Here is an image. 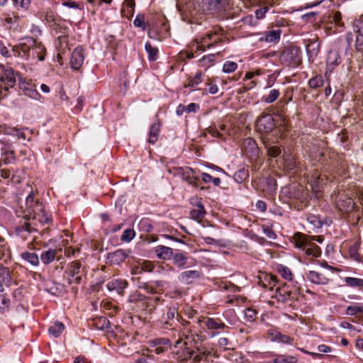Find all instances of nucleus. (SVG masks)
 Masks as SVG:
<instances>
[{"label": "nucleus", "mask_w": 363, "mask_h": 363, "mask_svg": "<svg viewBox=\"0 0 363 363\" xmlns=\"http://www.w3.org/2000/svg\"><path fill=\"white\" fill-rule=\"evenodd\" d=\"M16 215L32 220L31 223L25 221L16 228V233L23 240H27L31 233L38 231V224L49 225L52 222L51 215L45 211L44 205L33 191L26 197L24 205L16 211Z\"/></svg>", "instance_id": "f257e3e1"}, {"label": "nucleus", "mask_w": 363, "mask_h": 363, "mask_svg": "<svg viewBox=\"0 0 363 363\" xmlns=\"http://www.w3.org/2000/svg\"><path fill=\"white\" fill-rule=\"evenodd\" d=\"M12 52L15 57H20L26 60L38 59L43 61L46 49L40 42H38L33 38H28L25 42L13 46Z\"/></svg>", "instance_id": "f03ea898"}, {"label": "nucleus", "mask_w": 363, "mask_h": 363, "mask_svg": "<svg viewBox=\"0 0 363 363\" xmlns=\"http://www.w3.org/2000/svg\"><path fill=\"white\" fill-rule=\"evenodd\" d=\"M173 352L176 359L181 362L191 359V363H201V362L206 360L207 357L206 352L201 348L197 347L195 351L191 349L188 346V343L182 339H179L175 342Z\"/></svg>", "instance_id": "7ed1b4c3"}, {"label": "nucleus", "mask_w": 363, "mask_h": 363, "mask_svg": "<svg viewBox=\"0 0 363 363\" xmlns=\"http://www.w3.org/2000/svg\"><path fill=\"white\" fill-rule=\"evenodd\" d=\"M288 121L285 118L269 113H262L257 120L255 129L259 133H269L278 129L279 132L286 130Z\"/></svg>", "instance_id": "20e7f679"}, {"label": "nucleus", "mask_w": 363, "mask_h": 363, "mask_svg": "<svg viewBox=\"0 0 363 363\" xmlns=\"http://www.w3.org/2000/svg\"><path fill=\"white\" fill-rule=\"evenodd\" d=\"M293 239L295 246L305 251L307 255H311L314 257L320 256V248L312 241L311 236L297 233L294 235Z\"/></svg>", "instance_id": "39448f33"}, {"label": "nucleus", "mask_w": 363, "mask_h": 363, "mask_svg": "<svg viewBox=\"0 0 363 363\" xmlns=\"http://www.w3.org/2000/svg\"><path fill=\"white\" fill-rule=\"evenodd\" d=\"M279 62L285 66H298L301 62L300 49L296 47L286 48L280 52Z\"/></svg>", "instance_id": "423d86ee"}, {"label": "nucleus", "mask_w": 363, "mask_h": 363, "mask_svg": "<svg viewBox=\"0 0 363 363\" xmlns=\"http://www.w3.org/2000/svg\"><path fill=\"white\" fill-rule=\"evenodd\" d=\"M220 0H194L192 15L208 14L217 11L220 8Z\"/></svg>", "instance_id": "0eeeda50"}, {"label": "nucleus", "mask_w": 363, "mask_h": 363, "mask_svg": "<svg viewBox=\"0 0 363 363\" xmlns=\"http://www.w3.org/2000/svg\"><path fill=\"white\" fill-rule=\"evenodd\" d=\"M84 269L82 268V264L79 260L70 262L65 272L64 277L67 279L69 284H79L82 281V275Z\"/></svg>", "instance_id": "6e6552de"}, {"label": "nucleus", "mask_w": 363, "mask_h": 363, "mask_svg": "<svg viewBox=\"0 0 363 363\" xmlns=\"http://www.w3.org/2000/svg\"><path fill=\"white\" fill-rule=\"evenodd\" d=\"M354 39V48L357 52L363 54V23L356 24L353 33H347L346 40L349 46L351 45Z\"/></svg>", "instance_id": "1a4fd4ad"}, {"label": "nucleus", "mask_w": 363, "mask_h": 363, "mask_svg": "<svg viewBox=\"0 0 363 363\" xmlns=\"http://www.w3.org/2000/svg\"><path fill=\"white\" fill-rule=\"evenodd\" d=\"M217 35V33L208 34L206 36L203 37L200 42H199L198 40H194V42L191 43V45H189L191 51L186 53L187 58L191 59L194 57V51H203L205 46L211 47L212 45V43H210L209 41L214 39V42H216L218 39Z\"/></svg>", "instance_id": "9d476101"}, {"label": "nucleus", "mask_w": 363, "mask_h": 363, "mask_svg": "<svg viewBox=\"0 0 363 363\" xmlns=\"http://www.w3.org/2000/svg\"><path fill=\"white\" fill-rule=\"evenodd\" d=\"M177 173L182 177V178L186 181L189 184L197 186L199 179L197 178L195 172L189 167L186 168H177Z\"/></svg>", "instance_id": "9b49d317"}, {"label": "nucleus", "mask_w": 363, "mask_h": 363, "mask_svg": "<svg viewBox=\"0 0 363 363\" xmlns=\"http://www.w3.org/2000/svg\"><path fill=\"white\" fill-rule=\"evenodd\" d=\"M0 79L5 84V86L12 88L16 82V73L11 68L5 69L1 67V73H0Z\"/></svg>", "instance_id": "f8f14e48"}, {"label": "nucleus", "mask_w": 363, "mask_h": 363, "mask_svg": "<svg viewBox=\"0 0 363 363\" xmlns=\"http://www.w3.org/2000/svg\"><path fill=\"white\" fill-rule=\"evenodd\" d=\"M258 284L264 289H268L271 291L276 286L278 279L275 275L267 273L262 274L259 277Z\"/></svg>", "instance_id": "ddd939ff"}, {"label": "nucleus", "mask_w": 363, "mask_h": 363, "mask_svg": "<svg viewBox=\"0 0 363 363\" xmlns=\"http://www.w3.org/2000/svg\"><path fill=\"white\" fill-rule=\"evenodd\" d=\"M128 281L123 279H111L106 284V287L108 291H116L121 296L124 294V290L128 287Z\"/></svg>", "instance_id": "4468645a"}, {"label": "nucleus", "mask_w": 363, "mask_h": 363, "mask_svg": "<svg viewBox=\"0 0 363 363\" xmlns=\"http://www.w3.org/2000/svg\"><path fill=\"white\" fill-rule=\"evenodd\" d=\"M337 208L344 213H349L354 209V202L350 197L339 196L336 202Z\"/></svg>", "instance_id": "2eb2a0df"}, {"label": "nucleus", "mask_w": 363, "mask_h": 363, "mask_svg": "<svg viewBox=\"0 0 363 363\" xmlns=\"http://www.w3.org/2000/svg\"><path fill=\"white\" fill-rule=\"evenodd\" d=\"M341 62V57L337 50H330L328 52L326 59L327 71L326 74L332 72L335 67L339 65Z\"/></svg>", "instance_id": "dca6fc26"}, {"label": "nucleus", "mask_w": 363, "mask_h": 363, "mask_svg": "<svg viewBox=\"0 0 363 363\" xmlns=\"http://www.w3.org/2000/svg\"><path fill=\"white\" fill-rule=\"evenodd\" d=\"M84 54L82 48H76L72 53L70 59V65L73 69L78 70L84 62Z\"/></svg>", "instance_id": "f3484780"}, {"label": "nucleus", "mask_w": 363, "mask_h": 363, "mask_svg": "<svg viewBox=\"0 0 363 363\" xmlns=\"http://www.w3.org/2000/svg\"><path fill=\"white\" fill-rule=\"evenodd\" d=\"M197 200V199H195V201ZM194 199H192L191 200V203L192 205H195L196 208L192 209L190 211V216L191 218L198 222H201L202 219L204 218L206 212L205 211L203 205L199 201V202H194Z\"/></svg>", "instance_id": "a211bd4d"}, {"label": "nucleus", "mask_w": 363, "mask_h": 363, "mask_svg": "<svg viewBox=\"0 0 363 363\" xmlns=\"http://www.w3.org/2000/svg\"><path fill=\"white\" fill-rule=\"evenodd\" d=\"M307 279L315 284L325 285L329 282V278L321 272L310 271L307 274Z\"/></svg>", "instance_id": "6ab92c4d"}, {"label": "nucleus", "mask_w": 363, "mask_h": 363, "mask_svg": "<svg viewBox=\"0 0 363 363\" xmlns=\"http://www.w3.org/2000/svg\"><path fill=\"white\" fill-rule=\"evenodd\" d=\"M201 274L197 270H189L181 273L179 275V281L181 283L189 284H191L194 280L198 279Z\"/></svg>", "instance_id": "aec40b11"}, {"label": "nucleus", "mask_w": 363, "mask_h": 363, "mask_svg": "<svg viewBox=\"0 0 363 363\" xmlns=\"http://www.w3.org/2000/svg\"><path fill=\"white\" fill-rule=\"evenodd\" d=\"M177 317L178 313L177 308L175 307H170L167 313V320L164 322V327L167 329H173L178 320Z\"/></svg>", "instance_id": "412c9836"}, {"label": "nucleus", "mask_w": 363, "mask_h": 363, "mask_svg": "<svg viewBox=\"0 0 363 363\" xmlns=\"http://www.w3.org/2000/svg\"><path fill=\"white\" fill-rule=\"evenodd\" d=\"M128 254L123 250H118L113 252L109 253L108 258L113 264H120L127 257Z\"/></svg>", "instance_id": "4be33fe9"}, {"label": "nucleus", "mask_w": 363, "mask_h": 363, "mask_svg": "<svg viewBox=\"0 0 363 363\" xmlns=\"http://www.w3.org/2000/svg\"><path fill=\"white\" fill-rule=\"evenodd\" d=\"M201 324L204 325L209 330L224 329L225 327L224 323L219 319L205 318L201 321Z\"/></svg>", "instance_id": "5701e85b"}, {"label": "nucleus", "mask_w": 363, "mask_h": 363, "mask_svg": "<svg viewBox=\"0 0 363 363\" xmlns=\"http://www.w3.org/2000/svg\"><path fill=\"white\" fill-rule=\"evenodd\" d=\"M155 252L157 255V257L162 259H169L173 256L172 249L163 245L157 247L155 250Z\"/></svg>", "instance_id": "b1692460"}, {"label": "nucleus", "mask_w": 363, "mask_h": 363, "mask_svg": "<svg viewBox=\"0 0 363 363\" xmlns=\"http://www.w3.org/2000/svg\"><path fill=\"white\" fill-rule=\"evenodd\" d=\"M18 86L20 89H21L26 95H28L30 97L34 98L37 94L36 91L33 88V85L26 82L24 79H19Z\"/></svg>", "instance_id": "393cba45"}, {"label": "nucleus", "mask_w": 363, "mask_h": 363, "mask_svg": "<svg viewBox=\"0 0 363 363\" xmlns=\"http://www.w3.org/2000/svg\"><path fill=\"white\" fill-rule=\"evenodd\" d=\"M0 152L1 153V162L4 164H9L14 160L13 151L9 150L6 144L4 143V148L1 147Z\"/></svg>", "instance_id": "a878e982"}, {"label": "nucleus", "mask_w": 363, "mask_h": 363, "mask_svg": "<svg viewBox=\"0 0 363 363\" xmlns=\"http://www.w3.org/2000/svg\"><path fill=\"white\" fill-rule=\"evenodd\" d=\"M21 257L33 266H37L39 264L38 256L34 252H24L21 254Z\"/></svg>", "instance_id": "bb28decb"}, {"label": "nucleus", "mask_w": 363, "mask_h": 363, "mask_svg": "<svg viewBox=\"0 0 363 363\" xmlns=\"http://www.w3.org/2000/svg\"><path fill=\"white\" fill-rule=\"evenodd\" d=\"M56 255V250L49 249L41 254L40 259L45 264H48L55 259Z\"/></svg>", "instance_id": "cd10ccee"}, {"label": "nucleus", "mask_w": 363, "mask_h": 363, "mask_svg": "<svg viewBox=\"0 0 363 363\" xmlns=\"http://www.w3.org/2000/svg\"><path fill=\"white\" fill-rule=\"evenodd\" d=\"M345 281L348 286L363 290V279L347 277L345 279Z\"/></svg>", "instance_id": "c85d7f7f"}, {"label": "nucleus", "mask_w": 363, "mask_h": 363, "mask_svg": "<svg viewBox=\"0 0 363 363\" xmlns=\"http://www.w3.org/2000/svg\"><path fill=\"white\" fill-rule=\"evenodd\" d=\"M65 330V325L63 323L56 321L54 324L50 326L48 329V331L50 335H52L55 337H57L60 335L62 331Z\"/></svg>", "instance_id": "c756f323"}, {"label": "nucleus", "mask_w": 363, "mask_h": 363, "mask_svg": "<svg viewBox=\"0 0 363 363\" xmlns=\"http://www.w3.org/2000/svg\"><path fill=\"white\" fill-rule=\"evenodd\" d=\"M160 131V124L159 122L155 123L151 125L150 130L149 143H155L157 141Z\"/></svg>", "instance_id": "7c9ffc66"}, {"label": "nucleus", "mask_w": 363, "mask_h": 363, "mask_svg": "<svg viewBox=\"0 0 363 363\" xmlns=\"http://www.w3.org/2000/svg\"><path fill=\"white\" fill-rule=\"evenodd\" d=\"M94 325L99 330H105L109 328V321L105 317H97L93 320Z\"/></svg>", "instance_id": "2f4dec72"}, {"label": "nucleus", "mask_w": 363, "mask_h": 363, "mask_svg": "<svg viewBox=\"0 0 363 363\" xmlns=\"http://www.w3.org/2000/svg\"><path fill=\"white\" fill-rule=\"evenodd\" d=\"M274 340L278 341L281 343L292 345L294 342V338L287 335L281 334L279 332H277L274 336Z\"/></svg>", "instance_id": "473e14b6"}, {"label": "nucleus", "mask_w": 363, "mask_h": 363, "mask_svg": "<svg viewBox=\"0 0 363 363\" xmlns=\"http://www.w3.org/2000/svg\"><path fill=\"white\" fill-rule=\"evenodd\" d=\"M135 6V0H125L123 6H126V9L123 8L122 13H123L124 16L129 14L132 16L134 13Z\"/></svg>", "instance_id": "72a5a7b5"}, {"label": "nucleus", "mask_w": 363, "mask_h": 363, "mask_svg": "<svg viewBox=\"0 0 363 363\" xmlns=\"http://www.w3.org/2000/svg\"><path fill=\"white\" fill-rule=\"evenodd\" d=\"M324 80L321 75H316L308 81V85L312 89H317L323 85Z\"/></svg>", "instance_id": "f704fd0d"}, {"label": "nucleus", "mask_w": 363, "mask_h": 363, "mask_svg": "<svg viewBox=\"0 0 363 363\" xmlns=\"http://www.w3.org/2000/svg\"><path fill=\"white\" fill-rule=\"evenodd\" d=\"M145 50L148 53V58L151 61H155L157 58L158 50L155 47H152L150 43H146Z\"/></svg>", "instance_id": "c9c22d12"}, {"label": "nucleus", "mask_w": 363, "mask_h": 363, "mask_svg": "<svg viewBox=\"0 0 363 363\" xmlns=\"http://www.w3.org/2000/svg\"><path fill=\"white\" fill-rule=\"evenodd\" d=\"M279 95L280 93L278 89H272L267 96H263V101L268 104L273 103L278 99Z\"/></svg>", "instance_id": "e433bc0d"}, {"label": "nucleus", "mask_w": 363, "mask_h": 363, "mask_svg": "<svg viewBox=\"0 0 363 363\" xmlns=\"http://www.w3.org/2000/svg\"><path fill=\"white\" fill-rule=\"evenodd\" d=\"M281 30H273L266 33L265 41L267 42H275L280 38Z\"/></svg>", "instance_id": "4c0bfd02"}, {"label": "nucleus", "mask_w": 363, "mask_h": 363, "mask_svg": "<svg viewBox=\"0 0 363 363\" xmlns=\"http://www.w3.org/2000/svg\"><path fill=\"white\" fill-rule=\"evenodd\" d=\"M358 251L359 245L357 244H354L353 246L350 247L349 254L352 259L360 262H362V257Z\"/></svg>", "instance_id": "58836bf2"}, {"label": "nucleus", "mask_w": 363, "mask_h": 363, "mask_svg": "<svg viewBox=\"0 0 363 363\" xmlns=\"http://www.w3.org/2000/svg\"><path fill=\"white\" fill-rule=\"evenodd\" d=\"M245 317L247 321L253 323L257 319V312L256 310L248 308L244 311Z\"/></svg>", "instance_id": "ea45409f"}, {"label": "nucleus", "mask_w": 363, "mask_h": 363, "mask_svg": "<svg viewBox=\"0 0 363 363\" xmlns=\"http://www.w3.org/2000/svg\"><path fill=\"white\" fill-rule=\"evenodd\" d=\"M298 359L295 356H279L273 360L274 363H296Z\"/></svg>", "instance_id": "a19ab883"}, {"label": "nucleus", "mask_w": 363, "mask_h": 363, "mask_svg": "<svg viewBox=\"0 0 363 363\" xmlns=\"http://www.w3.org/2000/svg\"><path fill=\"white\" fill-rule=\"evenodd\" d=\"M277 270L284 279H289V280L292 279L293 274L288 267H286L285 266L279 265L277 268Z\"/></svg>", "instance_id": "79ce46f5"}, {"label": "nucleus", "mask_w": 363, "mask_h": 363, "mask_svg": "<svg viewBox=\"0 0 363 363\" xmlns=\"http://www.w3.org/2000/svg\"><path fill=\"white\" fill-rule=\"evenodd\" d=\"M277 294H279L280 296H282V301H287L291 298L292 292L291 291H287L285 289V286L277 287L276 289Z\"/></svg>", "instance_id": "37998d69"}, {"label": "nucleus", "mask_w": 363, "mask_h": 363, "mask_svg": "<svg viewBox=\"0 0 363 363\" xmlns=\"http://www.w3.org/2000/svg\"><path fill=\"white\" fill-rule=\"evenodd\" d=\"M133 24L135 27L141 28L143 30H145L146 23H145V16L138 14L133 21Z\"/></svg>", "instance_id": "c03bdc74"}, {"label": "nucleus", "mask_w": 363, "mask_h": 363, "mask_svg": "<svg viewBox=\"0 0 363 363\" xmlns=\"http://www.w3.org/2000/svg\"><path fill=\"white\" fill-rule=\"evenodd\" d=\"M135 235V233L133 229H126L121 235V240L124 242H130Z\"/></svg>", "instance_id": "a18cd8bd"}, {"label": "nucleus", "mask_w": 363, "mask_h": 363, "mask_svg": "<svg viewBox=\"0 0 363 363\" xmlns=\"http://www.w3.org/2000/svg\"><path fill=\"white\" fill-rule=\"evenodd\" d=\"M173 257L174 263L179 267L184 266L186 262V257L183 254H175Z\"/></svg>", "instance_id": "49530a36"}, {"label": "nucleus", "mask_w": 363, "mask_h": 363, "mask_svg": "<svg viewBox=\"0 0 363 363\" xmlns=\"http://www.w3.org/2000/svg\"><path fill=\"white\" fill-rule=\"evenodd\" d=\"M267 148V155L273 158L277 157L281 154V149L278 146H266Z\"/></svg>", "instance_id": "de8ad7c7"}, {"label": "nucleus", "mask_w": 363, "mask_h": 363, "mask_svg": "<svg viewBox=\"0 0 363 363\" xmlns=\"http://www.w3.org/2000/svg\"><path fill=\"white\" fill-rule=\"evenodd\" d=\"M362 312L363 308L358 306H350L346 309V314L348 315H354Z\"/></svg>", "instance_id": "09e8293b"}, {"label": "nucleus", "mask_w": 363, "mask_h": 363, "mask_svg": "<svg viewBox=\"0 0 363 363\" xmlns=\"http://www.w3.org/2000/svg\"><path fill=\"white\" fill-rule=\"evenodd\" d=\"M201 73L197 72L194 78H191L188 81V84L186 85L188 86H194L201 82Z\"/></svg>", "instance_id": "8fccbe9b"}, {"label": "nucleus", "mask_w": 363, "mask_h": 363, "mask_svg": "<svg viewBox=\"0 0 363 363\" xmlns=\"http://www.w3.org/2000/svg\"><path fill=\"white\" fill-rule=\"evenodd\" d=\"M9 247L4 243V240L0 238V259L9 255Z\"/></svg>", "instance_id": "3c124183"}, {"label": "nucleus", "mask_w": 363, "mask_h": 363, "mask_svg": "<svg viewBox=\"0 0 363 363\" xmlns=\"http://www.w3.org/2000/svg\"><path fill=\"white\" fill-rule=\"evenodd\" d=\"M0 132L6 135H14L15 132H19L18 129L7 127L6 125H0Z\"/></svg>", "instance_id": "603ef678"}, {"label": "nucleus", "mask_w": 363, "mask_h": 363, "mask_svg": "<svg viewBox=\"0 0 363 363\" xmlns=\"http://www.w3.org/2000/svg\"><path fill=\"white\" fill-rule=\"evenodd\" d=\"M291 100H292L291 91H286L285 95L279 101V104L281 106L284 107L285 105H286Z\"/></svg>", "instance_id": "864d4df0"}, {"label": "nucleus", "mask_w": 363, "mask_h": 363, "mask_svg": "<svg viewBox=\"0 0 363 363\" xmlns=\"http://www.w3.org/2000/svg\"><path fill=\"white\" fill-rule=\"evenodd\" d=\"M153 346H163L165 348L169 345V340L164 338L156 339L152 341Z\"/></svg>", "instance_id": "5fc2aeb1"}, {"label": "nucleus", "mask_w": 363, "mask_h": 363, "mask_svg": "<svg viewBox=\"0 0 363 363\" xmlns=\"http://www.w3.org/2000/svg\"><path fill=\"white\" fill-rule=\"evenodd\" d=\"M247 177V172L243 169L235 173L234 175L235 180L238 182H242Z\"/></svg>", "instance_id": "6e6d98bb"}, {"label": "nucleus", "mask_w": 363, "mask_h": 363, "mask_svg": "<svg viewBox=\"0 0 363 363\" xmlns=\"http://www.w3.org/2000/svg\"><path fill=\"white\" fill-rule=\"evenodd\" d=\"M10 273V270L8 267L0 266V277L4 280L11 279Z\"/></svg>", "instance_id": "4d7b16f0"}, {"label": "nucleus", "mask_w": 363, "mask_h": 363, "mask_svg": "<svg viewBox=\"0 0 363 363\" xmlns=\"http://www.w3.org/2000/svg\"><path fill=\"white\" fill-rule=\"evenodd\" d=\"M230 278L232 279V281H228V291H240V286H238V285H235L233 282H237L235 278L234 277V275H231L230 276Z\"/></svg>", "instance_id": "13d9d810"}, {"label": "nucleus", "mask_w": 363, "mask_h": 363, "mask_svg": "<svg viewBox=\"0 0 363 363\" xmlns=\"http://www.w3.org/2000/svg\"><path fill=\"white\" fill-rule=\"evenodd\" d=\"M308 221L314 227L320 228L321 226V222L320 219L315 216L312 215L308 217Z\"/></svg>", "instance_id": "bf43d9fd"}, {"label": "nucleus", "mask_w": 363, "mask_h": 363, "mask_svg": "<svg viewBox=\"0 0 363 363\" xmlns=\"http://www.w3.org/2000/svg\"><path fill=\"white\" fill-rule=\"evenodd\" d=\"M144 296L138 294V292H135L130 294L128 297V301L131 303H134L138 301H143L144 298Z\"/></svg>", "instance_id": "052dcab7"}, {"label": "nucleus", "mask_w": 363, "mask_h": 363, "mask_svg": "<svg viewBox=\"0 0 363 363\" xmlns=\"http://www.w3.org/2000/svg\"><path fill=\"white\" fill-rule=\"evenodd\" d=\"M269 8L267 6H264L259 9H257L255 11V16L257 18L262 19L264 18L266 13L268 11Z\"/></svg>", "instance_id": "680f3d73"}, {"label": "nucleus", "mask_w": 363, "mask_h": 363, "mask_svg": "<svg viewBox=\"0 0 363 363\" xmlns=\"http://www.w3.org/2000/svg\"><path fill=\"white\" fill-rule=\"evenodd\" d=\"M246 300V298L242 296H233V298H230V296H228V303H233L235 301L238 303H244Z\"/></svg>", "instance_id": "e2e57ef3"}, {"label": "nucleus", "mask_w": 363, "mask_h": 363, "mask_svg": "<svg viewBox=\"0 0 363 363\" xmlns=\"http://www.w3.org/2000/svg\"><path fill=\"white\" fill-rule=\"evenodd\" d=\"M263 231H264V235L269 239H275L276 238V234L273 231V230H272L269 227H264L263 228Z\"/></svg>", "instance_id": "0e129e2a"}, {"label": "nucleus", "mask_w": 363, "mask_h": 363, "mask_svg": "<svg viewBox=\"0 0 363 363\" xmlns=\"http://www.w3.org/2000/svg\"><path fill=\"white\" fill-rule=\"evenodd\" d=\"M10 300L5 295L0 294V308H5L9 305Z\"/></svg>", "instance_id": "69168bd1"}, {"label": "nucleus", "mask_w": 363, "mask_h": 363, "mask_svg": "<svg viewBox=\"0 0 363 363\" xmlns=\"http://www.w3.org/2000/svg\"><path fill=\"white\" fill-rule=\"evenodd\" d=\"M45 19L49 23H54L55 24H56V20H57L56 16L52 12L47 13L45 14Z\"/></svg>", "instance_id": "338daca9"}, {"label": "nucleus", "mask_w": 363, "mask_h": 363, "mask_svg": "<svg viewBox=\"0 0 363 363\" xmlns=\"http://www.w3.org/2000/svg\"><path fill=\"white\" fill-rule=\"evenodd\" d=\"M142 269L146 272H151L153 269V265L150 262L144 261L141 267Z\"/></svg>", "instance_id": "774afa93"}]
</instances>
